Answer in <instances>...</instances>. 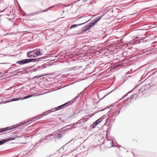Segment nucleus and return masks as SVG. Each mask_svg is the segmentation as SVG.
I'll list each match as a JSON object with an SVG mask.
<instances>
[{
	"label": "nucleus",
	"instance_id": "obj_1",
	"mask_svg": "<svg viewBox=\"0 0 157 157\" xmlns=\"http://www.w3.org/2000/svg\"><path fill=\"white\" fill-rule=\"evenodd\" d=\"M101 18V17H98L91 24H89L86 25L84 28L83 30L84 31H86L92 28L100 20Z\"/></svg>",
	"mask_w": 157,
	"mask_h": 157
},
{
	"label": "nucleus",
	"instance_id": "obj_2",
	"mask_svg": "<svg viewBox=\"0 0 157 157\" xmlns=\"http://www.w3.org/2000/svg\"><path fill=\"white\" fill-rule=\"evenodd\" d=\"M35 59H25L21 61H18L17 62V63L21 65L24 64L26 63L32 62Z\"/></svg>",
	"mask_w": 157,
	"mask_h": 157
},
{
	"label": "nucleus",
	"instance_id": "obj_3",
	"mask_svg": "<svg viewBox=\"0 0 157 157\" xmlns=\"http://www.w3.org/2000/svg\"><path fill=\"white\" fill-rule=\"evenodd\" d=\"M33 96V95H29V96H27L23 98H22L21 97H19L18 98H12V101H18V100H23L25 99L29 98H31Z\"/></svg>",
	"mask_w": 157,
	"mask_h": 157
},
{
	"label": "nucleus",
	"instance_id": "obj_4",
	"mask_svg": "<svg viewBox=\"0 0 157 157\" xmlns=\"http://www.w3.org/2000/svg\"><path fill=\"white\" fill-rule=\"evenodd\" d=\"M34 53V56L36 57L38 56H39L42 55V53L40 51V49H37L36 50H34L33 51Z\"/></svg>",
	"mask_w": 157,
	"mask_h": 157
},
{
	"label": "nucleus",
	"instance_id": "obj_5",
	"mask_svg": "<svg viewBox=\"0 0 157 157\" xmlns=\"http://www.w3.org/2000/svg\"><path fill=\"white\" fill-rule=\"evenodd\" d=\"M102 120V118L101 117L99 118L92 125V127L94 128L99 123L101 122Z\"/></svg>",
	"mask_w": 157,
	"mask_h": 157
},
{
	"label": "nucleus",
	"instance_id": "obj_6",
	"mask_svg": "<svg viewBox=\"0 0 157 157\" xmlns=\"http://www.w3.org/2000/svg\"><path fill=\"white\" fill-rule=\"evenodd\" d=\"M34 55L33 51L29 52L27 53V56L28 57H35Z\"/></svg>",
	"mask_w": 157,
	"mask_h": 157
},
{
	"label": "nucleus",
	"instance_id": "obj_7",
	"mask_svg": "<svg viewBox=\"0 0 157 157\" xmlns=\"http://www.w3.org/2000/svg\"><path fill=\"white\" fill-rule=\"evenodd\" d=\"M10 127H7L6 128H0V133L5 132L6 131H7L9 130H10Z\"/></svg>",
	"mask_w": 157,
	"mask_h": 157
},
{
	"label": "nucleus",
	"instance_id": "obj_8",
	"mask_svg": "<svg viewBox=\"0 0 157 157\" xmlns=\"http://www.w3.org/2000/svg\"><path fill=\"white\" fill-rule=\"evenodd\" d=\"M89 21V20L86 21V22H85L83 23H82V24H79V25H75H75H72L71 27L70 28V29H72V28H75V27H77L78 25H82V24H84L85 23H86V22H87L88 21Z\"/></svg>",
	"mask_w": 157,
	"mask_h": 157
},
{
	"label": "nucleus",
	"instance_id": "obj_9",
	"mask_svg": "<svg viewBox=\"0 0 157 157\" xmlns=\"http://www.w3.org/2000/svg\"><path fill=\"white\" fill-rule=\"evenodd\" d=\"M68 103H65V104L63 105H60L57 107L56 108V110H59L60 109L62 108V107L63 106H64L65 105H66L67 104H68Z\"/></svg>",
	"mask_w": 157,
	"mask_h": 157
},
{
	"label": "nucleus",
	"instance_id": "obj_10",
	"mask_svg": "<svg viewBox=\"0 0 157 157\" xmlns=\"http://www.w3.org/2000/svg\"><path fill=\"white\" fill-rule=\"evenodd\" d=\"M7 141H8V140H3L0 141V145L3 144L5 142Z\"/></svg>",
	"mask_w": 157,
	"mask_h": 157
},
{
	"label": "nucleus",
	"instance_id": "obj_11",
	"mask_svg": "<svg viewBox=\"0 0 157 157\" xmlns=\"http://www.w3.org/2000/svg\"><path fill=\"white\" fill-rule=\"evenodd\" d=\"M62 134H59L57 135V137L58 138H60L62 137Z\"/></svg>",
	"mask_w": 157,
	"mask_h": 157
},
{
	"label": "nucleus",
	"instance_id": "obj_12",
	"mask_svg": "<svg viewBox=\"0 0 157 157\" xmlns=\"http://www.w3.org/2000/svg\"><path fill=\"white\" fill-rule=\"evenodd\" d=\"M48 9H47V10H43V11H41V12H45V11H48Z\"/></svg>",
	"mask_w": 157,
	"mask_h": 157
},
{
	"label": "nucleus",
	"instance_id": "obj_13",
	"mask_svg": "<svg viewBox=\"0 0 157 157\" xmlns=\"http://www.w3.org/2000/svg\"><path fill=\"white\" fill-rule=\"evenodd\" d=\"M75 68H76V67H74V68H73L74 70H76V69H78V68H76V69H75Z\"/></svg>",
	"mask_w": 157,
	"mask_h": 157
}]
</instances>
